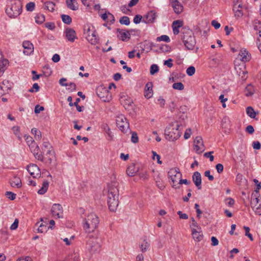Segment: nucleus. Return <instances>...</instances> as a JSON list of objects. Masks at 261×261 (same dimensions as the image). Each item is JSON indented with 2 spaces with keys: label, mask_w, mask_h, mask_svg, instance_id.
Masks as SVG:
<instances>
[{
  "label": "nucleus",
  "mask_w": 261,
  "mask_h": 261,
  "mask_svg": "<svg viewBox=\"0 0 261 261\" xmlns=\"http://www.w3.org/2000/svg\"><path fill=\"white\" fill-rule=\"evenodd\" d=\"M119 190L116 183L112 182L108 185V204L111 212H115L118 206Z\"/></svg>",
  "instance_id": "nucleus-1"
},
{
  "label": "nucleus",
  "mask_w": 261,
  "mask_h": 261,
  "mask_svg": "<svg viewBox=\"0 0 261 261\" xmlns=\"http://www.w3.org/2000/svg\"><path fill=\"white\" fill-rule=\"evenodd\" d=\"M182 124H179L177 122L171 123L165 129V136L167 140L173 141L178 139L181 135Z\"/></svg>",
  "instance_id": "nucleus-2"
},
{
  "label": "nucleus",
  "mask_w": 261,
  "mask_h": 261,
  "mask_svg": "<svg viewBox=\"0 0 261 261\" xmlns=\"http://www.w3.org/2000/svg\"><path fill=\"white\" fill-rule=\"evenodd\" d=\"M99 222V219L96 215L90 213L84 221L83 228L87 232H92L96 228Z\"/></svg>",
  "instance_id": "nucleus-3"
},
{
  "label": "nucleus",
  "mask_w": 261,
  "mask_h": 261,
  "mask_svg": "<svg viewBox=\"0 0 261 261\" xmlns=\"http://www.w3.org/2000/svg\"><path fill=\"white\" fill-rule=\"evenodd\" d=\"M168 175L173 183L172 187L174 189H179V187L177 186V184H178V181L182 177V174L179 168H174L170 169L168 172Z\"/></svg>",
  "instance_id": "nucleus-4"
},
{
  "label": "nucleus",
  "mask_w": 261,
  "mask_h": 261,
  "mask_svg": "<svg viewBox=\"0 0 261 261\" xmlns=\"http://www.w3.org/2000/svg\"><path fill=\"white\" fill-rule=\"evenodd\" d=\"M182 39L185 46L189 50H192L196 44V41L193 33L191 31H188L186 33H183Z\"/></svg>",
  "instance_id": "nucleus-5"
},
{
  "label": "nucleus",
  "mask_w": 261,
  "mask_h": 261,
  "mask_svg": "<svg viewBox=\"0 0 261 261\" xmlns=\"http://www.w3.org/2000/svg\"><path fill=\"white\" fill-rule=\"evenodd\" d=\"M116 124L123 132H126L129 128V123L123 115H120L116 118Z\"/></svg>",
  "instance_id": "nucleus-6"
},
{
  "label": "nucleus",
  "mask_w": 261,
  "mask_h": 261,
  "mask_svg": "<svg viewBox=\"0 0 261 261\" xmlns=\"http://www.w3.org/2000/svg\"><path fill=\"white\" fill-rule=\"evenodd\" d=\"M98 239L95 238H90L87 242V247L89 252L94 253L100 250V245L98 242Z\"/></svg>",
  "instance_id": "nucleus-7"
},
{
  "label": "nucleus",
  "mask_w": 261,
  "mask_h": 261,
  "mask_svg": "<svg viewBox=\"0 0 261 261\" xmlns=\"http://www.w3.org/2000/svg\"><path fill=\"white\" fill-rule=\"evenodd\" d=\"M234 68L237 75L240 77V80L245 81L247 78V71L244 63L236 65Z\"/></svg>",
  "instance_id": "nucleus-8"
},
{
  "label": "nucleus",
  "mask_w": 261,
  "mask_h": 261,
  "mask_svg": "<svg viewBox=\"0 0 261 261\" xmlns=\"http://www.w3.org/2000/svg\"><path fill=\"white\" fill-rule=\"evenodd\" d=\"M31 152L34 154L36 159L41 161L43 160V155L42 153H40V148L38 145L35 141H32L29 145Z\"/></svg>",
  "instance_id": "nucleus-9"
},
{
  "label": "nucleus",
  "mask_w": 261,
  "mask_h": 261,
  "mask_svg": "<svg viewBox=\"0 0 261 261\" xmlns=\"http://www.w3.org/2000/svg\"><path fill=\"white\" fill-rule=\"evenodd\" d=\"M96 93L97 96L105 102L109 101L111 96L108 90L102 87H99L96 89Z\"/></svg>",
  "instance_id": "nucleus-10"
},
{
  "label": "nucleus",
  "mask_w": 261,
  "mask_h": 261,
  "mask_svg": "<svg viewBox=\"0 0 261 261\" xmlns=\"http://www.w3.org/2000/svg\"><path fill=\"white\" fill-rule=\"evenodd\" d=\"M43 161L46 164L51 165L56 162L55 152L53 149L47 150L46 153H44Z\"/></svg>",
  "instance_id": "nucleus-11"
},
{
  "label": "nucleus",
  "mask_w": 261,
  "mask_h": 261,
  "mask_svg": "<svg viewBox=\"0 0 261 261\" xmlns=\"http://www.w3.org/2000/svg\"><path fill=\"white\" fill-rule=\"evenodd\" d=\"M204 146L202 138L200 136H197L194 141V150L196 153L200 154L204 151Z\"/></svg>",
  "instance_id": "nucleus-12"
},
{
  "label": "nucleus",
  "mask_w": 261,
  "mask_h": 261,
  "mask_svg": "<svg viewBox=\"0 0 261 261\" xmlns=\"http://www.w3.org/2000/svg\"><path fill=\"white\" fill-rule=\"evenodd\" d=\"M259 199L257 195L251 197V206L255 213L258 215H261V202H259Z\"/></svg>",
  "instance_id": "nucleus-13"
},
{
  "label": "nucleus",
  "mask_w": 261,
  "mask_h": 261,
  "mask_svg": "<svg viewBox=\"0 0 261 261\" xmlns=\"http://www.w3.org/2000/svg\"><path fill=\"white\" fill-rule=\"evenodd\" d=\"M51 213L52 216L55 218H60L63 217V209L60 204H54L51 209Z\"/></svg>",
  "instance_id": "nucleus-14"
},
{
  "label": "nucleus",
  "mask_w": 261,
  "mask_h": 261,
  "mask_svg": "<svg viewBox=\"0 0 261 261\" xmlns=\"http://www.w3.org/2000/svg\"><path fill=\"white\" fill-rule=\"evenodd\" d=\"M28 171L34 178L40 177L41 176V171L37 165L31 164L28 166Z\"/></svg>",
  "instance_id": "nucleus-15"
},
{
  "label": "nucleus",
  "mask_w": 261,
  "mask_h": 261,
  "mask_svg": "<svg viewBox=\"0 0 261 261\" xmlns=\"http://www.w3.org/2000/svg\"><path fill=\"white\" fill-rule=\"evenodd\" d=\"M16 11V3L15 1H12L10 5H8L6 9V13L10 18H15V12Z\"/></svg>",
  "instance_id": "nucleus-16"
},
{
  "label": "nucleus",
  "mask_w": 261,
  "mask_h": 261,
  "mask_svg": "<svg viewBox=\"0 0 261 261\" xmlns=\"http://www.w3.org/2000/svg\"><path fill=\"white\" fill-rule=\"evenodd\" d=\"M87 39L91 44H96L98 43V38L96 36L95 31L91 30L89 28L87 30Z\"/></svg>",
  "instance_id": "nucleus-17"
},
{
  "label": "nucleus",
  "mask_w": 261,
  "mask_h": 261,
  "mask_svg": "<svg viewBox=\"0 0 261 261\" xmlns=\"http://www.w3.org/2000/svg\"><path fill=\"white\" fill-rule=\"evenodd\" d=\"M22 46L24 48L23 53L25 55L29 56L34 52V45L30 41H24Z\"/></svg>",
  "instance_id": "nucleus-18"
},
{
  "label": "nucleus",
  "mask_w": 261,
  "mask_h": 261,
  "mask_svg": "<svg viewBox=\"0 0 261 261\" xmlns=\"http://www.w3.org/2000/svg\"><path fill=\"white\" fill-rule=\"evenodd\" d=\"M66 39L71 42H73L77 39L75 31L71 28H68L65 31Z\"/></svg>",
  "instance_id": "nucleus-19"
},
{
  "label": "nucleus",
  "mask_w": 261,
  "mask_h": 261,
  "mask_svg": "<svg viewBox=\"0 0 261 261\" xmlns=\"http://www.w3.org/2000/svg\"><path fill=\"white\" fill-rule=\"evenodd\" d=\"M192 235L193 239L197 242L201 241L203 238V235L201 231V228L196 229L195 228L192 229Z\"/></svg>",
  "instance_id": "nucleus-20"
},
{
  "label": "nucleus",
  "mask_w": 261,
  "mask_h": 261,
  "mask_svg": "<svg viewBox=\"0 0 261 261\" xmlns=\"http://www.w3.org/2000/svg\"><path fill=\"white\" fill-rule=\"evenodd\" d=\"M192 180L198 189H201V176L200 173L198 172H195L192 176Z\"/></svg>",
  "instance_id": "nucleus-21"
},
{
  "label": "nucleus",
  "mask_w": 261,
  "mask_h": 261,
  "mask_svg": "<svg viewBox=\"0 0 261 261\" xmlns=\"http://www.w3.org/2000/svg\"><path fill=\"white\" fill-rule=\"evenodd\" d=\"M156 17V14L153 11L148 12L143 19V21L147 23H151L154 22Z\"/></svg>",
  "instance_id": "nucleus-22"
},
{
  "label": "nucleus",
  "mask_w": 261,
  "mask_h": 261,
  "mask_svg": "<svg viewBox=\"0 0 261 261\" xmlns=\"http://www.w3.org/2000/svg\"><path fill=\"white\" fill-rule=\"evenodd\" d=\"M11 85L7 80H4L0 83V97L6 93V92L10 88Z\"/></svg>",
  "instance_id": "nucleus-23"
},
{
  "label": "nucleus",
  "mask_w": 261,
  "mask_h": 261,
  "mask_svg": "<svg viewBox=\"0 0 261 261\" xmlns=\"http://www.w3.org/2000/svg\"><path fill=\"white\" fill-rule=\"evenodd\" d=\"M184 22L182 20H177L173 22L172 27L174 35H177L179 33V29L183 25Z\"/></svg>",
  "instance_id": "nucleus-24"
},
{
  "label": "nucleus",
  "mask_w": 261,
  "mask_h": 261,
  "mask_svg": "<svg viewBox=\"0 0 261 261\" xmlns=\"http://www.w3.org/2000/svg\"><path fill=\"white\" fill-rule=\"evenodd\" d=\"M153 95L152 84L151 83H148L145 85L144 89V96L147 98H149Z\"/></svg>",
  "instance_id": "nucleus-25"
},
{
  "label": "nucleus",
  "mask_w": 261,
  "mask_h": 261,
  "mask_svg": "<svg viewBox=\"0 0 261 261\" xmlns=\"http://www.w3.org/2000/svg\"><path fill=\"white\" fill-rule=\"evenodd\" d=\"M239 56L241 58V60L243 62L249 61L251 59L250 55H249L248 51L245 49L241 50Z\"/></svg>",
  "instance_id": "nucleus-26"
},
{
  "label": "nucleus",
  "mask_w": 261,
  "mask_h": 261,
  "mask_svg": "<svg viewBox=\"0 0 261 261\" xmlns=\"http://www.w3.org/2000/svg\"><path fill=\"white\" fill-rule=\"evenodd\" d=\"M255 92V88L251 84H248L245 89L244 93L246 96H251Z\"/></svg>",
  "instance_id": "nucleus-27"
},
{
  "label": "nucleus",
  "mask_w": 261,
  "mask_h": 261,
  "mask_svg": "<svg viewBox=\"0 0 261 261\" xmlns=\"http://www.w3.org/2000/svg\"><path fill=\"white\" fill-rule=\"evenodd\" d=\"M126 172L129 176H134L138 172V169L134 164H132L127 167Z\"/></svg>",
  "instance_id": "nucleus-28"
},
{
  "label": "nucleus",
  "mask_w": 261,
  "mask_h": 261,
  "mask_svg": "<svg viewBox=\"0 0 261 261\" xmlns=\"http://www.w3.org/2000/svg\"><path fill=\"white\" fill-rule=\"evenodd\" d=\"M9 61L7 59H3L0 60V77L2 76L5 71Z\"/></svg>",
  "instance_id": "nucleus-29"
},
{
  "label": "nucleus",
  "mask_w": 261,
  "mask_h": 261,
  "mask_svg": "<svg viewBox=\"0 0 261 261\" xmlns=\"http://www.w3.org/2000/svg\"><path fill=\"white\" fill-rule=\"evenodd\" d=\"M66 3L67 7L73 11L78 9V5L75 0H66Z\"/></svg>",
  "instance_id": "nucleus-30"
},
{
  "label": "nucleus",
  "mask_w": 261,
  "mask_h": 261,
  "mask_svg": "<svg viewBox=\"0 0 261 261\" xmlns=\"http://www.w3.org/2000/svg\"><path fill=\"white\" fill-rule=\"evenodd\" d=\"M48 181L47 180H44L42 183L41 188L38 191V193L40 195L45 194L48 188Z\"/></svg>",
  "instance_id": "nucleus-31"
},
{
  "label": "nucleus",
  "mask_w": 261,
  "mask_h": 261,
  "mask_svg": "<svg viewBox=\"0 0 261 261\" xmlns=\"http://www.w3.org/2000/svg\"><path fill=\"white\" fill-rule=\"evenodd\" d=\"M130 34L128 31H120L118 37L122 41H126L129 39Z\"/></svg>",
  "instance_id": "nucleus-32"
},
{
  "label": "nucleus",
  "mask_w": 261,
  "mask_h": 261,
  "mask_svg": "<svg viewBox=\"0 0 261 261\" xmlns=\"http://www.w3.org/2000/svg\"><path fill=\"white\" fill-rule=\"evenodd\" d=\"M55 4L52 2H47L44 4V9L53 12L55 10Z\"/></svg>",
  "instance_id": "nucleus-33"
},
{
  "label": "nucleus",
  "mask_w": 261,
  "mask_h": 261,
  "mask_svg": "<svg viewBox=\"0 0 261 261\" xmlns=\"http://www.w3.org/2000/svg\"><path fill=\"white\" fill-rule=\"evenodd\" d=\"M246 113L251 118H255L256 117V113L251 107H248L247 108Z\"/></svg>",
  "instance_id": "nucleus-34"
},
{
  "label": "nucleus",
  "mask_w": 261,
  "mask_h": 261,
  "mask_svg": "<svg viewBox=\"0 0 261 261\" xmlns=\"http://www.w3.org/2000/svg\"><path fill=\"white\" fill-rule=\"evenodd\" d=\"M172 7L176 14H180L183 11V7L179 2Z\"/></svg>",
  "instance_id": "nucleus-35"
},
{
  "label": "nucleus",
  "mask_w": 261,
  "mask_h": 261,
  "mask_svg": "<svg viewBox=\"0 0 261 261\" xmlns=\"http://www.w3.org/2000/svg\"><path fill=\"white\" fill-rule=\"evenodd\" d=\"M31 132L32 134L34 135V138L36 140H39L41 138V132L38 130L36 128H33L31 130Z\"/></svg>",
  "instance_id": "nucleus-36"
},
{
  "label": "nucleus",
  "mask_w": 261,
  "mask_h": 261,
  "mask_svg": "<svg viewBox=\"0 0 261 261\" xmlns=\"http://www.w3.org/2000/svg\"><path fill=\"white\" fill-rule=\"evenodd\" d=\"M61 18L62 21L66 24H69L72 21L71 17L68 15L62 14L61 15Z\"/></svg>",
  "instance_id": "nucleus-37"
},
{
  "label": "nucleus",
  "mask_w": 261,
  "mask_h": 261,
  "mask_svg": "<svg viewBox=\"0 0 261 261\" xmlns=\"http://www.w3.org/2000/svg\"><path fill=\"white\" fill-rule=\"evenodd\" d=\"M78 253H74L68 256V261H80Z\"/></svg>",
  "instance_id": "nucleus-38"
},
{
  "label": "nucleus",
  "mask_w": 261,
  "mask_h": 261,
  "mask_svg": "<svg viewBox=\"0 0 261 261\" xmlns=\"http://www.w3.org/2000/svg\"><path fill=\"white\" fill-rule=\"evenodd\" d=\"M35 21L37 23H42L45 21L44 15L41 14H38L35 17Z\"/></svg>",
  "instance_id": "nucleus-39"
},
{
  "label": "nucleus",
  "mask_w": 261,
  "mask_h": 261,
  "mask_svg": "<svg viewBox=\"0 0 261 261\" xmlns=\"http://www.w3.org/2000/svg\"><path fill=\"white\" fill-rule=\"evenodd\" d=\"M241 7V5H239L237 7L236 6L233 7V10L234 12V15L236 17H240L243 15L242 11L239 9V8Z\"/></svg>",
  "instance_id": "nucleus-40"
},
{
  "label": "nucleus",
  "mask_w": 261,
  "mask_h": 261,
  "mask_svg": "<svg viewBox=\"0 0 261 261\" xmlns=\"http://www.w3.org/2000/svg\"><path fill=\"white\" fill-rule=\"evenodd\" d=\"M149 243L145 240H143L140 245V248L142 252L146 251V249L149 247Z\"/></svg>",
  "instance_id": "nucleus-41"
},
{
  "label": "nucleus",
  "mask_w": 261,
  "mask_h": 261,
  "mask_svg": "<svg viewBox=\"0 0 261 261\" xmlns=\"http://www.w3.org/2000/svg\"><path fill=\"white\" fill-rule=\"evenodd\" d=\"M172 88L174 89L182 90L184 89V85L181 82L175 83L173 84Z\"/></svg>",
  "instance_id": "nucleus-42"
},
{
  "label": "nucleus",
  "mask_w": 261,
  "mask_h": 261,
  "mask_svg": "<svg viewBox=\"0 0 261 261\" xmlns=\"http://www.w3.org/2000/svg\"><path fill=\"white\" fill-rule=\"evenodd\" d=\"M119 22L121 24L127 25L129 24L130 20L128 17L123 16L120 19Z\"/></svg>",
  "instance_id": "nucleus-43"
},
{
  "label": "nucleus",
  "mask_w": 261,
  "mask_h": 261,
  "mask_svg": "<svg viewBox=\"0 0 261 261\" xmlns=\"http://www.w3.org/2000/svg\"><path fill=\"white\" fill-rule=\"evenodd\" d=\"M159 68L157 65L152 64L150 67V73L151 75H153L159 71Z\"/></svg>",
  "instance_id": "nucleus-44"
},
{
  "label": "nucleus",
  "mask_w": 261,
  "mask_h": 261,
  "mask_svg": "<svg viewBox=\"0 0 261 261\" xmlns=\"http://www.w3.org/2000/svg\"><path fill=\"white\" fill-rule=\"evenodd\" d=\"M35 4L34 2H30L26 5V9L28 11L32 12L34 10Z\"/></svg>",
  "instance_id": "nucleus-45"
},
{
  "label": "nucleus",
  "mask_w": 261,
  "mask_h": 261,
  "mask_svg": "<svg viewBox=\"0 0 261 261\" xmlns=\"http://www.w3.org/2000/svg\"><path fill=\"white\" fill-rule=\"evenodd\" d=\"M187 74L189 76H192L195 72V68L194 66L189 67L186 70Z\"/></svg>",
  "instance_id": "nucleus-46"
},
{
  "label": "nucleus",
  "mask_w": 261,
  "mask_h": 261,
  "mask_svg": "<svg viewBox=\"0 0 261 261\" xmlns=\"http://www.w3.org/2000/svg\"><path fill=\"white\" fill-rule=\"evenodd\" d=\"M132 136L131 137V141L134 143H137L139 141L137 133L135 132L132 133Z\"/></svg>",
  "instance_id": "nucleus-47"
},
{
  "label": "nucleus",
  "mask_w": 261,
  "mask_h": 261,
  "mask_svg": "<svg viewBox=\"0 0 261 261\" xmlns=\"http://www.w3.org/2000/svg\"><path fill=\"white\" fill-rule=\"evenodd\" d=\"M43 147H44V149L43 148L42 149L43 153H44L45 152L46 149V151L47 150L53 149L52 147L50 146L49 143L48 142H43Z\"/></svg>",
  "instance_id": "nucleus-48"
},
{
  "label": "nucleus",
  "mask_w": 261,
  "mask_h": 261,
  "mask_svg": "<svg viewBox=\"0 0 261 261\" xmlns=\"http://www.w3.org/2000/svg\"><path fill=\"white\" fill-rule=\"evenodd\" d=\"M40 89V87L37 83H34L31 89L29 90V92L33 93L34 92H38Z\"/></svg>",
  "instance_id": "nucleus-49"
},
{
  "label": "nucleus",
  "mask_w": 261,
  "mask_h": 261,
  "mask_svg": "<svg viewBox=\"0 0 261 261\" xmlns=\"http://www.w3.org/2000/svg\"><path fill=\"white\" fill-rule=\"evenodd\" d=\"M156 40L158 41H164L166 42H169L170 41V38L167 35H162L161 36L158 37L156 38Z\"/></svg>",
  "instance_id": "nucleus-50"
},
{
  "label": "nucleus",
  "mask_w": 261,
  "mask_h": 261,
  "mask_svg": "<svg viewBox=\"0 0 261 261\" xmlns=\"http://www.w3.org/2000/svg\"><path fill=\"white\" fill-rule=\"evenodd\" d=\"M187 115L185 113H182L179 117V122H177L179 124L181 123L182 124V126L185 124V120L187 119Z\"/></svg>",
  "instance_id": "nucleus-51"
},
{
  "label": "nucleus",
  "mask_w": 261,
  "mask_h": 261,
  "mask_svg": "<svg viewBox=\"0 0 261 261\" xmlns=\"http://www.w3.org/2000/svg\"><path fill=\"white\" fill-rule=\"evenodd\" d=\"M244 229L245 230V235L246 236H247L250 239V240L251 241H253V237H252V234L251 233H250V232H249V231H250L249 227H248L247 226H244Z\"/></svg>",
  "instance_id": "nucleus-52"
},
{
  "label": "nucleus",
  "mask_w": 261,
  "mask_h": 261,
  "mask_svg": "<svg viewBox=\"0 0 261 261\" xmlns=\"http://www.w3.org/2000/svg\"><path fill=\"white\" fill-rule=\"evenodd\" d=\"M253 24L254 27V29L255 30H258V29L261 28V22L257 19H255L253 21ZM258 25L260 26L258 27Z\"/></svg>",
  "instance_id": "nucleus-53"
},
{
  "label": "nucleus",
  "mask_w": 261,
  "mask_h": 261,
  "mask_svg": "<svg viewBox=\"0 0 261 261\" xmlns=\"http://www.w3.org/2000/svg\"><path fill=\"white\" fill-rule=\"evenodd\" d=\"M219 99L220 100L221 102L222 103V107L223 108H225L226 107V105L225 104V102L226 101H227V98H224V95L223 94H221L219 97Z\"/></svg>",
  "instance_id": "nucleus-54"
},
{
  "label": "nucleus",
  "mask_w": 261,
  "mask_h": 261,
  "mask_svg": "<svg viewBox=\"0 0 261 261\" xmlns=\"http://www.w3.org/2000/svg\"><path fill=\"white\" fill-rule=\"evenodd\" d=\"M5 195L10 200H14L16 198V194L11 192H6Z\"/></svg>",
  "instance_id": "nucleus-55"
},
{
  "label": "nucleus",
  "mask_w": 261,
  "mask_h": 261,
  "mask_svg": "<svg viewBox=\"0 0 261 261\" xmlns=\"http://www.w3.org/2000/svg\"><path fill=\"white\" fill-rule=\"evenodd\" d=\"M81 99L80 98H77L75 100V101L74 102L73 106H75L77 110L79 112H82V108L83 107H81L79 106V102L80 101Z\"/></svg>",
  "instance_id": "nucleus-56"
},
{
  "label": "nucleus",
  "mask_w": 261,
  "mask_h": 261,
  "mask_svg": "<svg viewBox=\"0 0 261 261\" xmlns=\"http://www.w3.org/2000/svg\"><path fill=\"white\" fill-rule=\"evenodd\" d=\"M216 169L218 173H221L223 171L224 167L222 164L219 163L216 165Z\"/></svg>",
  "instance_id": "nucleus-57"
},
{
  "label": "nucleus",
  "mask_w": 261,
  "mask_h": 261,
  "mask_svg": "<svg viewBox=\"0 0 261 261\" xmlns=\"http://www.w3.org/2000/svg\"><path fill=\"white\" fill-rule=\"evenodd\" d=\"M213 153V151H210V152H205L204 154V156H205V158H209L210 161L211 162H213L214 161V157L212 155Z\"/></svg>",
  "instance_id": "nucleus-58"
},
{
  "label": "nucleus",
  "mask_w": 261,
  "mask_h": 261,
  "mask_svg": "<svg viewBox=\"0 0 261 261\" xmlns=\"http://www.w3.org/2000/svg\"><path fill=\"white\" fill-rule=\"evenodd\" d=\"M225 202L229 206H232L234 204V200L231 198H228L225 199Z\"/></svg>",
  "instance_id": "nucleus-59"
},
{
  "label": "nucleus",
  "mask_w": 261,
  "mask_h": 261,
  "mask_svg": "<svg viewBox=\"0 0 261 261\" xmlns=\"http://www.w3.org/2000/svg\"><path fill=\"white\" fill-rule=\"evenodd\" d=\"M83 4L87 7H89L94 4L93 0H81Z\"/></svg>",
  "instance_id": "nucleus-60"
},
{
  "label": "nucleus",
  "mask_w": 261,
  "mask_h": 261,
  "mask_svg": "<svg viewBox=\"0 0 261 261\" xmlns=\"http://www.w3.org/2000/svg\"><path fill=\"white\" fill-rule=\"evenodd\" d=\"M37 230L38 232L42 233L46 230V226L42 223L39 225Z\"/></svg>",
  "instance_id": "nucleus-61"
},
{
  "label": "nucleus",
  "mask_w": 261,
  "mask_h": 261,
  "mask_svg": "<svg viewBox=\"0 0 261 261\" xmlns=\"http://www.w3.org/2000/svg\"><path fill=\"white\" fill-rule=\"evenodd\" d=\"M142 18V17L141 15H136L134 17V22L136 24L139 23L141 22Z\"/></svg>",
  "instance_id": "nucleus-62"
},
{
  "label": "nucleus",
  "mask_w": 261,
  "mask_h": 261,
  "mask_svg": "<svg viewBox=\"0 0 261 261\" xmlns=\"http://www.w3.org/2000/svg\"><path fill=\"white\" fill-rule=\"evenodd\" d=\"M252 147L254 149H259L261 148V144L258 141H254L252 143Z\"/></svg>",
  "instance_id": "nucleus-63"
},
{
  "label": "nucleus",
  "mask_w": 261,
  "mask_h": 261,
  "mask_svg": "<svg viewBox=\"0 0 261 261\" xmlns=\"http://www.w3.org/2000/svg\"><path fill=\"white\" fill-rule=\"evenodd\" d=\"M44 110V108L42 106H40L39 105L36 106L35 108L34 112L36 114L39 113L41 111H42Z\"/></svg>",
  "instance_id": "nucleus-64"
}]
</instances>
